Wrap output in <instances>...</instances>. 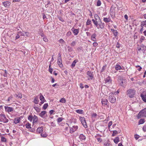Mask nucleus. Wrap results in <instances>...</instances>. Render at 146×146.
<instances>
[{
  "instance_id": "bf43d9fd",
  "label": "nucleus",
  "mask_w": 146,
  "mask_h": 146,
  "mask_svg": "<svg viewBox=\"0 0 146 146\" xmlns=\"http://www.w3.org/2000/svg\"><path fill=\"white\" fill-rule=\"evenodd\" d=\"M112 124V121H110L109 122L108 124V127H110V126Z\"/></svg>"
},
{
  "instance_id": "423d86ee",
  "label": "nucleus",
  "mask_w": 146,
  "mask_h": 146,
  "mask_svg": "<svg viewBox=\"0 0 146 146\" xmlns=\"http://www.w3.org/2000/svg\"><path fill=\"white\" fill-rule=\"evenodd\" d=\"M93 72H91L90 71H88L87 72V77L88 80H92L94 77L93 74Z\"/></svg>"
},
{
  "instance_id": "bb28decb",
  "label": "nucleus",
  "mask_w": 146,
  "mask_h": 146,
  "mask_svg": "<svg viewBox=\"0 0 146 146\" xmlns=\"http://www.w3.org/2000/svg\"><path fill=\"white\" fill-rule=\"evenodd\" d=\"M39 102V100L38 99V97H36L35 98L34 100V103L36 104H37L38 102Z\"/></svg>"
},
{
  "instance_id": "8fccbe9b",
  "label": "nucleus",
  "mask_w": 146,
  "mask_h": 146,
  "mask_svg": "<svg viewBox=\"0 0 146 146\" xmlns=\"http://www.w3.org/2000/svg\"><path fill=\"white\" fill-rule=\"evenodd\" d=\"M48 106V104H44L43 107V109L44 110H46Z\"/></svg>"
},
{
  "instance_id": "c756f323",
  "label": "nucleus",
  "mask_w": 146,
  "mask_h": 146,
  "mask_svg": "<svg viewBox=\"0 0 146 146\" xmlns=\"http://www.w3.org/2000/svg\"><path fill=\"white\" fill-rule=\"evenodd\" d=\"M79 31L78 29H74L73 31V33L75 35H77Z\"/></svg>"
},
{
  "instance_id": "4c0bfd02",
  "label": "nucleus",
  "mask_w": 146,
  "mask_h": 146,
  "mask_svg": "<svg viewBox=\"0 0 146 146\" xmlns=\"http://www.w3.org/2000/svg\"><path fill=\"white\" fill-rule=\"evenodd\" d=\"M76 112L79 114H82L83 113V110H76Z\"/></svg>"
},
{
  "instance_id": "c9c22d12",
  "label": "nucleus",
  "mask_w": 146,
  "mask_h": 146,
  "mask_svg": "<svg viewBox=\"0 0 146 146\" xmlns=\"http://www.w3.org/2000/svg\"><path fill=\"white\" fill-rule=\"evenodd\" d=\"M27 129L31 128V125L29 123H27L25 125Z\"/></svg>"
},
{
  "instance_id": "49530a36",
  "label": "nucleus",
  "mask_w": 146,
  "mask_h": 146,
  "mask_svg": "<svg viewBox=\"0 0 146 146\" xmlns=\"http://www.w3.org/2000/svg\"><path fill=\"white\" fill-rule=\"evenodd\" d=\"M114 8L115 9L116 8L115 7H113V6H112L111 8V13L112 12H113V13H115V9H114Z\"/></svg>"
},
{
  "instance_id": "5fc2aeb1",
  "label": "nucleus",
  "mask_w": 146,
  "mask_h": 146,
  "mask_svg": "<svg viewBox=\"0 0 146 146\" xmlns=\"http://www.w3.org/2000/svg\"><path fill=\"white\" fill-rule=\"evenodd\" d=\"M91 21L90 20L88 19L86 22V24L87 25H89L91 24Z\"/></svg>"
},
{
  "instance_id": "f8f14e48",
  "label": "nucleus",
  "mask_w": 146,
  "mask_h": 146,
  "mask_svg": "<svg viewBox=\"0 0 146 146\" xmlns=\"http://www.w3.org/2000/svg\"><path fill=\"white\" fill-rule=\"evenodd\" d=\"M95 18L96 19V20H95L94 19H93L92 20V21L93 23H94V24L96 25V26L97 28L98 29H99V27H98V21H96V20L97 19V18L95 17Z\"/></svg>"
},
{
  "instance_id": "412c9836",
  "label": "nucleus",
  "mask_w": 146,
  "mask_h": 146,
  "mask_svg": "<svg viewBox=\"0 0 146 146\" xmlns=\"http://www.w3.org/2000/svg\"><path fill=\"white\" fill-rule=\"evenodd\" d=\"M38 117L34 115L33 116V123H34L36 122L38 120Z\"/></svg>"
},
{
  "instance_id": "2f4dec72",
  "label": "nucleus",
  "mask_w": 146,
  "mask_h": 146,
  "mask_svg": "<svg viewBox=\"0 0 146 146\" xmlns=\"http://www.w3.org/2000/svg\"><path fill=\"white\" fill-rule=\"evenodd\" d=\"M41 136L43 137H46L47 136V134L45 132H43L41 134Z\"/></svg>"
},
{
  "instance_id": "ddd939ff",
  "label": "nucleus",
  "mask_w": 146,
  "mask_h": 146,
  "mask_svg": "<svg viewBox=\"0 0 146 146\" xmlns=\"http://www.w3.org/2000/svg\"><path fill=\"white\" fill-rule=\"evenodd\" d=\"M4 6L6 7H9L11 3L9 1H5L3 3Z\"/></svg>"
},
{
  "instance_id": "69168bd1",
  "label": "nucleus",
  "mask_w": 146,
  "mask_h": 146,
  "mask_svg": "<svg viewBox=\"0 0 146 146\" xmlns=\"http://www.w3.org/2000/svg\"><path fill=\"white\" fill-rule=\"evenodd\" d=\"M124 17L126 20H127L128 17L127 15H125Z\"/></svg>"
},
{
  "instance_id": "a18cd8bd",
  "label": "nucleus",
  "mask_w": 146,
  "mask_h": 146,
  "mask_svg": "<svg viewBox=\"0 0 146 146\" xmlns=\"http://www.w3.org/2000/svg\"><path fill=\"white\" fill-rule=\"evenodd\" d=\"M20 33H19V32H18L17 34V35L16 36V39H17L18 38H20Z\"/></svg>"
},
{
  "instance_id": "c03bdc74",
  "label": "nucleus",
  "mask_w": 146,
  "mask_h": 146,
  "mask_svg": "<svg viewBox=\"0 0 146 146\" xmlns=\"http://www.w3.org/2000/svg\"><path fill=\"white\" fill-rule=\"evenodd\" d=\"M117 134V131H113V133L112 134V136H114L115 135H116Z\"/></svg>"
},
{
  "instance_id": "052dcab7",
  "label": "nucleus",
  "mask_w": 146,
  "mask_h": 146,
  "mask_svg": "<svg viewBox=\"0 0 146 146\" xmlns=\"http://www.w3.org/2000/svg\"><path fill=\"white\" fill-rule=\"evenodd\" d=\"M135 138L136 139H138L139 138V135H135Z\"/></svg>"
},
{
  "instance_id": "72a5a7b5",
  "label": "nucleus",
  "mask_w": 146,
  "mask_h": 146,
  "mask_svg": "<svg viewBox=\"0 0 146 146\" xmlns=\"http://www.w3.org/2000/svg\"><path fill=\"white\" fill-rule=\"evenodd\" d=\"M144 122V119H141L139 122V124H142Z\"/></svg>"
},
{
  "instance_id": "0eeeda50",
  "label": "nucleus",
  "mask_w": 146,
  "mask_h": 146,
  "mask_svg": "<svg viewBox=\"0 0 146 146\" xmlns=\"http://www.w3.org/2000/svg\"><path fill=\"white\" fill-rule=\"evenodd\" d=\"M0 116L2 120V121L4 123H6L8 122V119H7L5 115L1 114H0Z\"/></svg>"
},
{
  "instance_id": "ea45409f",
  "label": "nucleus",
  "mask_w": 146,
  "mask_h": 146,
  "mask_svg": "<svg viewBox=\"0 0 146 146\" xmlns=\"http://www.w3.org/2000/svg\"><path fill=\"white\" fill-rule=\"evenodd\" d=\"M145 39V37L143 36H141L140 40V42H142Z\"/></svg>"
},
{
  "instance_id": "79ce46f5",
  "label": "nucleus",
  "mask_w": 146,
  "mask_h": 146,
  "mask_svg": "<svg viewBox=\"0 0 146 146\" xmlns=\"http://www.w3.org/2000/svg\"><path fill=\"white\" fill-rule=\"evenodd\" d=\"M1 141L3 142H6V139L3 137H1Z\"/></svg>"
},
{
  "instance_id": "a19ab883",
  "label": "nucleus",
  "mask_w": 146,
  "mask_h": 146,
  "mask_svg": "<svg viewBox=\"0 0 146 146\" xmlns=\"http://www.w3.org/2000/svg\"><path fill=\"white\" fill-rule=\"evenodd\" d=\"M142 26H146V20L145 21H143L141 22V24Z\"/></svg>"
},
{
  "instance_id": "3c124183",
  "label": "nucleus",
  "mask_w": 146,
  "mask_h": 146,
  "mask_svg": "<svg viewBox=\"0 0 146 146\" xmlns=\"http://www.w3.org/2000/svg\"><path fill=\"white\" fill-rule=\"evenodd\" d=\"M76 42L74 41H72L70 44L71 46H74L76 44Z\"/></svg>"
},
{
  "instance_id": "864d4df0",
  "label": "nucleus",
  "mask_w": 146,
  "mask_h": 146,
  "mask_svg": "<svg viewBox=\"0 0 146 146\" xmlns=\"http://www.w3.org/2000/svg\"><path fill=\"white\" fill-rule=\"evenodd\" d=\"M143 26H142L141 25V28L140 30V32L141 33H142V31H143Z\"/></svg>"
},
{
  "instance_id": "603ef678",
  "label": "nucleus",
  "mask_w": 146,
  "mask_h": 146,
  "mask_svg": "<svg viewBox=\"0 0 146 146\" xmlns=\"http://www.w3.org/2000/svg\"><path fill=\"white\" fill-rule=\"evenodd\" d=\"M34 108L37 112H39L40 111V109L38 107H35Z\"/></svg>"
},
{
  "instance_id": "cd10ccee",
  "label": "nucleus",
  "mask_w": 146,
  "mask_h": 146,
  "mask_svg": "<svg viewBox=\"0 0 146 146\" xmlns=\"http://www.w3.org/2000/svg\"><path fill=\"white\" fill-rule=\"evenodd\" d=\"M119 138L118 137H117L114 140V141L116 144H117L119 142Z\"/></svg>"
},
{
  "instance_id": "20e7f679",
  "label": "nucleus",
  "mask_w": 146,
  "mask_h": 146,
  "mask_svg": "<svg viewBox=\"0 0 146 146\" xmlns=\"http://www.w3.org/2000/svg\"><path fill=\"white\" fill-rule=\"evenodd\" d=\"M109 100L111 103H113L116 102V98L113 93L109 94Z\"/></svg>"
},
{
  "instance_id": "dca6fc26",
  "label": "nucleus",
  "mask_w": 146,
  "mask_h": 146,
  "mask_svg": "<svg viewBox=\"0 0 146 146\" xmlns=\"http://www.w3.org/2000/svg\"><path fill=\"white\" fill-rule=\"evenodd\" d=\"M20 117L16 118L14 120V123L15 124H17L18 123H19L20 121Z\"/></svg>"
},
{
  "instance_id": "f3484780",
  "label": "nucleus",
  "mask_w": 146,
  "mask_h": 146,
  "mask_svg": "<svg viewBox=\"0 0 146 146\" xmlns=\"http://www.w3.org/2000/svg\"><path fill=\"white\" fill-rule=\"evenodd\" d=\"M126 81L125 80H122L120 83V85L124 87L125 85Z\"/></svg>"
},
{
  "instance_id": "13d9d810",
  "label": "nucleus",
  "mask_w": 146,
  "mask_h": 146,
  "mask_svg": "<svg viewBox=\"0 0 146 146\" xmlns=\"http://www.w3.org/2000/svg\"><path fill=\"white\" fill-rule=\"evenodd\" d=\"M71 34V33L70 32H68L66 34V35L67 36H70Z\"/></svg>"
},
{
  "instance_id": "de8ad7c7",
  "label": "nucleus",
  "mask_w": 146,
  "mask_h": 146,
  "mask_svg": "<svg viewBox=\"0 0 146 146\" xmlns=\"http://www.w3.org/2000/svg\"><path fill=\"white\" fill-rule=\"evenodd\" d=\"M25 32H22L20 31H19V33H20L21 36H25Z\"/></svg>"
},
{
  "instance_id": "2eb2a0df",
  "label": "nucleus",
  "mask_w": 146,
  "mask_h": 146,
  "mask_svg": "<svg viewBox=\"0 0 146 146\" xmlns=\"http://www.w3.org/2000/svg\"><path fill=\"white\" fill-rule=\"evenodd\" d=\"M79 138L81 141L85 140L86 139V137L83 134H81L79 136Z\"/></svg>"
},
{
  "instance_id": "4d7b16f0",
  "label": "nucleus",
  "mask_w": 146,
  "mask_h": 146,
  "mask_svg": "<svg viewBox=\"0 0 146 146\" xmlns=\"http://www.w3.org/2000/svg\"><path fill=\"white\" fill-rule=\"evenodd\" d=\"M43 40L45 42H47L48 41V39L46 37H43Z\"/></svg>"
},
{
  "instance_id": "473e14b6",
  "label": "nucleus",
  "mask_w": 146,
  "mask_h": 146,
  "mask_svg": "<svg viewBox=\"0 0 146 146\" xmlns=\"http://www.w3.org/2000/svg\"><path fill=\"white\" fill-rule=\"evenodd\" d=\"M60 102L63 103H65L66 102V99L64 98H62L60 100Z\"/></svg>"
},
{
  "instance_id": "58836bf2",
  "label": "nucleus",
  "mask_w": 146,
  "mask_h": 146,
  "mask_svg": "<svg viewBox=\"0 0 146 146\" xmlns=\"http://www.w3.org/2000/svg\"><path fill=\"white\" fill-rule=\"evenodd\" d=\"M97 115L96 113H93L92 114V118H95L97 116Z\"/></svg>"
},
{
  "instance_id": "f03ea898",
  "label": "nucleus",
  "mask_w": 146,
  "mask_h": 146,
  "mask_svg": "<svg viewBox=\"0 0 146 146\" xmlns=\"http://www.w3.org/2000/svg\"><path fill=\"white\" fill-rule=\"evenodd\" d=\"M143 117H146V108L140 111L137 116L138 118H140Z\"/></svg>"
},
{
  "instance_id": "aec40b11",
  "label": "nucleus",
  "mask_w": 146,
  "mask_h": 146,
  "mask_svg": "<svg viewBox=\"0 0 146 146\" xmlns=\"http://www.w3.org/2000/svg\"><path fill=\"white\" fill-rule=\"evenodd\" d=\"M108 101L107 99H103L102 101V103L103 105H106L107 104Z\"/></svg>"
},
{
  "instance_id": "1a4fd4ad",
  "label": "nucleus",
  "mask_w": 146,
  "mask_h": 146,
  "mask_svg": "<svg viewBox=\"0 0 146 146\" xmlns=\"http://www.w3.org/2000/svg\"><path fill=\"white\" fill-rule=\"evenodd\" d=\"M78 127L77 126H73L70 129V132L71 133H72L75 131H76L78 129Z\"/></svg>"
},
{
  "instance_id": "7c9ffc66",
  "label": "nucleus",
  "mask_w": 146,
  "mask_h": 146,
  "mask_svg": "<svg viewBox=\"0 0 146 146\" xmlns=\"http://www.w3.org/2000/svg\"><path fill=\"white\" fill-rule=\"evenodd\" d=\"M105 82L106 83L110 82H111V81L110 80V78L109 77H108L105 80Z\"/></svg>"
},
{
  "instance_id": "e433bc0d",
  "label": "nucleus",
  "mask_w": 146,
  "mask_h": 146,
  "mask_svg": "<svg viewBox=\"0 0 146 146\" xmlns=\"http://www.w3.org/2000/svg\"><path fill=\"white\" fill-rule=\"evenodd\" d=\"M101 3L100 0H98L97 2L96 5L97 6H99L101 5Z\"/></svg>"
},
{
  "instance_id": "9b49d317",
  "label": "nucleus",
  "mask_w": 146,
  "mask_h": 146,
  "mask_svg": "<svg viewBox=\"0 0 146 146\" xmlns=\"http://www.w3.org/2000/svg\"><path fill=\"white\" fill-rule=\"evenodd\" d=\"M96 34L94 33L91 36V39L94 42L96 41Z\"/></svg>"
},
{
  "instance_id": "0e129e2a",
  "label": "nucleus",
  "mask_w": 146,
  "mask_h": 146,
  "mask_svg": "<svg viewBox=\"0 0 146 146\" xmlns=\"http://www.w3.org/2000/svg\"><path fill=\"white\" fill-rule=\"evenodd\" d=\"M143 129L144 131H146V126H143Z\"/></svg>"
},
{
  "instance_id": "6ab92c4d",
  "label": "nucleus",
  "mask_w": 146,
  "mask_h": 146,
  "mask_svg": "<svg viewBox=\"0 0 146 146\" xmlns=\"http://www.w3.org/2000/svg\"><path fill=\"white\" fill-rule=\"evenodd\" d=\"M41 95L40 97V99L41 101V103L42 104H43L44 102V98L43 96L41 94H40Z\"/></svg>"
},
{
  "instance_id": "a211bd4d",
  "label": "nucleus",
  "mask_w": 146,
  "mask_h": 146,
  "mask_svg": "<svg viewBox=\"0 0 146 146\" xmlns=\"http://www.w3.org/2000/svg\"><path fill=\"white\" fill-rule=\"evenodd\" d=\"M104 22L106 23H109L110 22L111 20V19L110 18L108 17V18H104Z\"/></svg>"
},
{
  "instance_id": "6e6d98bb",
  "label": "nucleus",
  "mask_w": 146,
  "mask_h": 146,
  "mask_svg": "<svg viewBox=\"0 0 146 146\" xmlns=\"http://www.w3.org/2000/svg\"><path fill=\"white\" fill-rule=\"evenodd\" d=\"M98 45V44L96 42H94L93 44V45L94 46L96 47Z\"/></svg>"
},
{
  "instance_id": "09e8293b",
  "label": "nucleus",
  "mask_w": 146,
  "mask_h": 146,
  "mask_svg": "<svg viewBox=\"0 0 146 146\" xmlns=\"http://www.w3.org/2000/svg\"><path fill=\"white\" fill-rule=\"evenodd\" d=\"M63 119L62 117H59L57 119L58 122L59 123L61 122Z\"/></svg>"
},
{
  "instance_id": "680f3d73",
  "label": "nucleus",
  "mask_w": 146,
  "mask_h": 146,
  "mask_svg": "<svg viewBox=\"0 0 146 146\" xmlns=\"http://www.w3.org/2000/svg\"><path fill=\"white\" fill-rule=\"evenodd\" d=\"M25 36H29V33L28 32H26L25 33Z\"/></svg>"
},
{
  "instance_id": "5701e85b",
  "label": "nucleus",
  "mask_w": 146,
  "mask_h": 146,
  "mask_svg": "<svg viewBox=\"0 0 146 146\" xmlns=\"http://www.w3.org/2000/svg\"><path fill=\"white\" fill-rule=\"evenodd\" d=\"M43 128L42 127H39L38 128L36 132L37 133H40L42 131Z\"/></svg>"
},
{
  "instance_id": "9d476101",
  "label": "nucleus",
  "mask_w": 146,
  "mask_h": 146,
  "mask_svg": "<svg viewBox=\"0 0 146 146\" xmlns=\"http://www.w3.org/2000/svg\"><path fill=\"white\" fill-rule=\"evenodd\" d=\"M5 108L6 111L8 112H11L13 110V109L12 108L8 107L7 106H5Z\"/></svg>"
},
{
  "instance_id": "b1692460",
  "label": "nucleus",
  "mask_w": 146,
  "mask_h": 146,
  "mask_svg": "<svg viewBox=\"0 0 146 146\" xmlns=\"http://www.w3.org/2000/svg\"><path fill=\"white\" fill-rule=\"evenodd\" d=\"M99 136H100L99 135H96L95 136V138H96L98 141L99 142H101L102 141V139L101 138H99Z\"/></svg>"
},
{
  "instance_id": "338daca9",
  "label": "nucleus",
  "mask_w": 146,
  "mask_h": 146,
  "mask_svg": "<svg viewBox=\"0 0 146 146\" xmlns=\"http://www.w3.org/2000/svg\"><path fill=\"white\" fill-rule=\"evenodd\" d=\"M54 111L53 110H50L49 111V113H50V115L52 114L53 113Z\"/></svg>"
},
{
  "instance_id": "774afa93",
  "label": "nucleus",
  "mask_w": 146,
  "mask_h": 146,
  "mask_svg": "<svg viewBox=\"0 0 146 146\" xmlns=\"http://www.w3.org/2000/svg\"><path fill=\"white\" fill-rule=\"evenodd\" d=\"M120 44H119L118 42H117V44L116 45V47L117 48H119L120 47Z\"/></svg>"
},
{
  "instance_id": "393cba45",
  "label": "nucleus",
  "mask_w": 146,
  "mask_h": 146,
  "mask_svg": "<svg viewBox=\"0 0 146 146\" xmlns=\"http://www.w3.org/2000/svg\"><path fill=\"white\" fill-rule=\"evenodd\" d=\"M115 68L117 70H120L121 69V67L119 64H116L115 66Z\"/></svg>"
},
{
  "instance_id": "f257e3e1",
  "label": "nucleus",
  "mask_w": 146,
  "mask_h": 146,
  "mask_svg": "<svg viewBox=\"0 0 146 146\" xmlns=\"http://www.w3.org/2000/svg\"><path fill=\"white\" fill-rule=\"evenodd\" d=\"M135 90L133 89H129L127 91L126 94L130 98H133L135 95Z\"/></svg>"
},
{
  "instance_id": "f704fd0d",
  "label": "nucleus",
  "mask_w": 146,
  "mask_h": 146,
  "mask_svg": "<svg viewBox=\"0 0 146 146\" xmlns=\"http://www.w3.org/2000/svg\"><path fill=\"white\" fill-rule=\"evenodd\" d=\"M33 117L32 115H30L28 117V119L31 122L33 119Z\"/></svg>"
},
{
  "instance_id": "a878e982",
  "label": "nucleus",
  "mask_w": 146,
  "mask_h": 146,
  "mask_svg": "<svg viewBox=\"0 0 146 146\" xmlns=\"http://www.w3.org/2000/svg\"><path fill=\"white\" fill-rule=\"evenodd\" d=\"M46 112L45 111H42L39 114V115L41 117H43L44 115H45V114L46 113Z\"/></svg>"
},
{
  "instance_id": "7ed1b4c3",
  "label": "nucleus",
  "mask_w": 146,
  "mask_h": 146,
  "mask_svg": "<svg viewBox=\"0 0 146 146\" xmlns=\"http://www.w3.org/2000/svg\"><path fill=\"white\" fill-rule=\"evenodd\" d=\"M95 17L99 19L98 23V27H99V28H100L101 29H103L104 27V23H102L98 15H95Z\"/></svg>"
},
{
  "instance_id": "37998d69",
  "label": "nucleus",
  "mask_w": 146,
  "mask_h": 146,
  "mask_svg": "<svg viewBox=\"0 0 146 146\" xmlns=\"http://www.w3.org/2000/svg\"><path fill=\"white\" fill-rule=\"evenodd\" d=\"M112 32L113 33L115 36H116L117 34V32L116 30H113Z\"/></svg>"
},
{
  "instance_id": "e2e57ef3",
  "label": "nucleus",
  "mask_w": 146,
  "mask_h": 146,
  "mask_svg": "<svg viewBox=\"0 0 146 146\" xmlns=\"http://www.w3.org/2000/svg\"><path fill=\"white\" fill-rule=\"evenodd\" d=\"M49 72L50 73L52 74V71H53V69L52 68H49Z\"/></svg>"
},
{
  "instance_id": "39448f33",
  "label": "nucleus",
  "mask_w": 146,
  "mask_h": 146,
  "mask_svg": "<svg viewBox=\"0 0 146 146\" xmlns=\"http://www.w3.org/2000/svg\"><path fill=\"white\" fill-rule=\"evenodd\" d=\"M58 63L60 67L61 68L63 67L61 55L60 54H59L58 55Z\"/></svg>"
},
{
  "instance_id": "4468645a",
  "label": "nucleus",
  "mask_w": 146,
  "mask_h": 146,
  "mask_svg": "<svg viewBox=\"0 0 146 146\" xmlns=\"http://www.w3.org/2000/svg\"><path fill=\"white\" fill-rule=\"evenodd\" d=\"M141 96L143 101L146 102V93L144 94H141Z\"/></svg>"
},
{
  "instance_id": "c85d7f7f",
  "label": "nucleus",
  "mask_w": 146,
  "mask_h": 146,
  "mask_svg": "<svg viewBox=\"0 0 146 146\" xmlns=\"http://www.w3.org/2000/svg\"><path fill=\"white\" fill-rule=\"evenodd\" d=\"M15 95L17 98L18 97V98L20 99H21L22 97L21 94L20 93H19L17 94H15Z\"/></svg>"
},
{
  "instance_id": "6e6552de",
  "label": "nucleus",
  "mask_w": 146,
  "mask_h": 146,
  "mask_svg": "<svg viewBox=\"0 0 146 146\" xmlns=\"http://www.w3.org/2000/svg\"><path fill=\"white\" fill-rule=\"evenodd\" d=\"M80 120L83 126L85 127H87V126L86 124L85 118L84 117H80Z\"/></svg>"
},
{
  "instance_id": "4be33fe9",
  "label": "nucleus",
  "mask_w": 146,
  "mask_h": 146,
  "mask_svg": "<svg viewBox=\"0 0 146 146\" xmlns=\"http://www.w3.org/2000/svg\"><path fill=\"white\" fill-rule=\"evenodd\" d=\"M78 60H74L73 62H72L71 65V66L72 68L74 67L75 65V64L76 63L78 62Z\"/></svg>"
}]
</instances>
